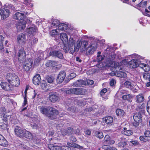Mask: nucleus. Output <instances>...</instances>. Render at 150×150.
<instances>
[{
	"label": "nucleus",
	"mask_w": 150,
	"mask_h": 150,
	"mask_svg": "<svg viewBox=\"0 0 150 150\" xmlns=\"http://www.w3.org/2000/svg\"><path fill=\"white\" fill-rule=\"evenodd\" d=\"M70 76L71 77V79H72L76 76V74L74 73H71L70 74Z\"/></svg>",
	"instance_id": "nucleus-64"
},
{
	"label": "nucleus",
	"mask_w": 150,
	"mask_h": 150,
	"mask_svg": "<svg viewBox=\"0 0 150 150\" xmlns=\"http://www.w3.org/2000/svg\"><path fill=\"white\" fill-rule=\"evenodd\" d=\"M136 58H137V59H133L129 62L128 64L129 67L134 69L139 67L143 69L144 71H147L146 68L147 67L146 65L141 63V62L142 61L141 60V59L143 60V58L138 55H136Z\"/></svg>",
	"instance_id": "nucleus-1"
},
{
	"label": "nucleus",
	"mask_w": 150,
	"mask_h": 150,
	"mask_svg": "<svg viewBox=\"0 0 150 150\" xmlns=\"http://www.w3.org/2000/svg\"><path fill=\"white\" fill-rule=\"evenodd\" d=\"M146 137L145 136H141L140 137V140L144 142H146L148 140L146 139Z\"/></svg>",
	"instance_id": "nucleus-51"
},
{
	"label": "nucleus",
	"mask_w": 150,
	"mask_h": 150,
	"mask_svg": "<svg viewBox=\"0 0 150 150\" xmlns=\"http://www.w3.org/2000/svg\"><path fill=\"white\" fill-rule=\"evenodd\" d=\"M147 3V1H144V2L142 3V2L141 1L138 4L137 6L139 7H142V4H143V5L144 6H146Z\"/></svg>",
	"instance_id": "nucleus-50"
},
{
	"label": "nucleus",
	"mask_w": 150,
	"mask_h": 150,
	"mask_svg": "<svg viewBox=\"0 0 150 150\" xmlns=\"http://www.w3.org/2000/svg\"><path fill=\"white\" fill-rule=\"evenodd\" d=\"M42 88L45 90L47 91L48 90V86L47 83L45 81H43L41 85Z\"/></svg>",
	"instance_id": "nucleus-39"
},
{
	"label": "nucleus",
	"mask_w": 150,
	"mask_h": 150,
	"mask_svg": "<svg viewBox=\"0 0 150 150\" xmlns=\"http://www.w3.org/2000/svg\"><path fill=\"white\" fill-rule=\"evenodd\" d=\"M122 69L120 67H115L114 68V74L117 76L125 78L127 77V74L125 72L120 71Z\"/></svg>",
	"instance_id": "nucleus-5"
},
{
	"label": "nucleus",
	"mask_w": 150,
	"mask_h": 150,
	"mask_svg": "<svg viewBox=\"0 0 150 150\" xmlns=\"http://www.w3.org/2000/svg\"><path fill=\"white\" fill-rule=\"evenodd\" d=\"M57 64L56 62L50 60L46 63V66L48 67H54Z\"/></svg>",
	"instance_id": "nucleus-33"
},
{
	"label": "nucleus",
	"mask_w": 150,
	"mask_h": 150,
	"mask_svg": "<svg viewBox=\"0 0 150 150\" xmlns=\"http://www.w3.org/2000/svg\"><path fill=\"white\" fill-rule=\"evenodd\" d=\"M70 139L71 141L72 142H75L76 141V139L75 137L73 136H71L70 137Z\"/></svg>",
	"instance_id": "nucleus-63"
},
{
	"label": "nucleus",
	"mask_w": 150,
	"mask_h": 150,
	"mask_svg": "<svg viewBox=\"0 0 150 150\" xmlns=\"http://www.w3.org/2000/svg\"><path fill=\"white\" fill-rule=\"evenodd\" d=\"M115 142V141L113 140L110 139L108 141V143L110 144H113Z\"/></svg>",
	"instance_id": "nucleus-60"
},
{
	"label": "nucleus",
	"mask_w": 150,
	"mask_h": 150,
	"mask_svg": "<svg viewBox=\"0 0 150 150\" xmlns=\"http://www.w3.org/2000/svg\"><path fill=\"white\" fill-rule=\"evenodd\" d=\"M59 22L58 20L56 19H53L52 22V24L53 25L57 26L59 25Z\"/></svg>",
	"instance_id": "nucleus-47"
},
{
	"label": "nucleus",
	"mask_w": 150,
	"mask_h": 150,
	"mask_svg": "<svg viewBox=\"0 0 150 150\" xmlns=\"http://www.w3.org/2000/svg\"><path fill=\"white\" fill-rule=\"evenodd\" d=\"M29 61L30 62L29 63L26 62L24 64V69L25 71H28L30 70V69L32 67L33 61L31 59H29Z\"/></svg>",
	"instance_id": "nucleus-20"
},
{
	"label": "nucleus",
	"mask_w": 150,
	"mask_h": 150,
	"mask_svg": "<svg viewBox=\"0 0 150 150\" xmlns=\"http://www.w3.org/2000/svg\"><path fill=\"white\" fill-rule=\"evenodd\" d=\"M72 129L71 127H69L67 129H63L61 130V132L62 134L64 135H69L72 132Z\"/></svg>",
	"instance_id": "nucleus-25"
},
{
	"label": "nucleus",
	"mask_w": 150,
	"mask_h": 150,
	"mask_svg": "<svg viewBox=\"0 0 150 150\" xmlns=\"http://www.w3.org/2000/svg\"><path fill=\"white\" fill-rule=\"evenodd\" d=\"M117 115L119 116H122L125 113L124 111L120 109H117L116 111Z\"/></svg>",
	"instance_id": "nucleus-42"
},
{
	"label": "nucleus",
	"mask_w": 150,
	"mask_h": 150,
	"mask_svg": "<svg viewBox=\"0 0 150 150\" xmlns=\"http://www.w3.org/2000/svg\"><path fill=\"white\" fill-rule=\"evenodd\" d=\"M86 93L85 89L80 88H71L66 91L67 93L69 94L84 95Z\"/></svg>",
	"instance_id": "nucleus-3"
},
{
	"label": "nucleus",
	"mask_w": 150,
	"mask_h": 150,
	"mask_svg": "<svg viewBox=\"0 0 150 150\" xmlns=\"http://www.w3.org/2000/svg\"><path fill=\"white\" fill-rule=\"evenodd\" d=\"M33 83L35 85H38L41 82V79L39 74L35 75L33 79Z\"/></svg>",
	"instance_id": "nucleus-18"
},
{
	"label": "nucleus",
	"mask_w": 150,
	"mask_h": 150,
	"mask_svg": "<svg viewBox=\"0 0 150 150\" xmlns=\"http://www.w3.org/2000/svg\"><path fill=\"white\" fill-rule=\"evenodd\" d=\"M143 78L146 80H148L150 79V74L149 73L145 72L143 74Z\"/></svg>",
	"instance_id": "nucleus-41"
},
{
	"label": "nucleus",
	"mask_w": 150,
	"mask_h": 150,
	"mask_svg": "<svg viewBox=\"0 0 150 150\" xmlns=\"http://www.w3.org/2000/svg\"><path fill=\"white\" fill-rule=\"evenodd\" d=\"M6 79L12 86H18L20 84V80L18 76L14 74H8Z\"/></svg>",
	"instance_id": "nucleus-2"
},
{
	"label": "nucleus",
	"mask_w": 150,
	"mask_h": 150,
	"mask_svg": "<svg viewBox=\"0 0 150 150\" xmlns=\"http://www.w3.org/2000/svg\"><path fill=\"white\" fill-rule=\"evenodd\" d=\"M97 59L98 62H100L103 59V58L102 56L98 55Z\"/></svg>",
	"instance_id": "nucleus-55"
},
{
	"label": "nucleus",
	"mask_w": 150,
	"mask_h": 150,
	"mask_svg": "<svg viewBox=\"0 0 150 150\" xmlns=\"http://www.w3.org/2000/svg\"><path fill=\"white\" fill-rule=\"evenodd\" d=\"M87 82H86V83H87L88 85H91L94 83V81L93 80H88L87 81Z\"/></svg>",
	"instance_id": "nucleus-59"
},
{
	"label": "nucleus",
	"mask_w": 150,
	"mask_h": 150,
	"mask_svg": "<svg viewBox=\"0 0 150 150\" xmlns=\"http://www.w3.org/2000/svg\"><path fill=\"white\" fill-rule=\"evenodd\" d=\"M30 0H24V3L27 5H29L30 3Z\"/></svg>",
	"instance_id": "nucleus-56"
},
{
	"label": "nucleus",
	"mask_w": 150,
	"mask_h": 150,
	"mask_svg": "<svg viewBox=\"0 0 150 150\" xmlns=\"http://www.w3.org/2000/svg\"><path fill=\"white\" fill-rule=\"evenodd\" d=\"M7 145V142L4 137L0 134V145L6 146Z\"/></svg>",
	"instance_id": "nucleus-27"
},
{
	"label": "nucleus",
	"mask_w": 150,
	"mask_h": 150,
	"mask_svg": "<svg viewBox=\"0 0 150 150\" xmlns=\"http://www.w3.org/2000/svg\"><path fill=\"white\" fill-rule=\"evenodd\" d=\"M17 40L19 43H22L25 42L26 40L25 35L23 33L20 34L18 36Z\"/></svg>",
	"instance_id": "nucleus-22"
},
{
	"label": "nucleus",
	"mask_w": 150,
	"mask_h": 150,
	"mask_svg": "<svg viewBox=\"0 0 150 150\" xmlns=\"http://www.w3.org/2000/svg\"><path fill=\"white\" fill-rule=\"evenodd\" d=\"M26 22L24 21L18 22L16 25V27L18 30L21 31L24 29L25 27Z\"/></svg>",
	"instance_id": "nucleus-17"
},
{
	"label": "nucleus",
	"mask_w": 150,
	"mask_h": 150,
	"mask_svg": "<svg viewBox=\"0 0 150 150\" xmlns=\"http://www.w3.org/2000/svg\"><path fill=\"white\" fill-rule=\"evenodd\" d=\"M133 98V96L130 94H125L122 96V98L123 100H126L128 102H131L132 101L131 99Z\"/></svg>",
	"instance_id": "nucleus-30"
},
{
	"label": "nucleus",
	"mask_w": 150,
	"mask_h": 150,
	"mask_svg": "<svg viewBox=\"0 0 150 150\" xmlns=\"http://www.w3.org/2000/svg\"><path fill=\"white\" fill-rule=\"evenodd\" d=\"M93 110V109L91 108H87L85 110V112H89L92 111Z\"/></svg>",
	"instance_id": "nucleus-61"
},
{
	"label": "nucleus",
	"mask_w": 150,
	"mask_h": 150,
	"mask_svg": "<svg viewBox=\"0 0 150 150\" xmlns=\"http://www.w3.org/2000/svg\"><path fill=\"white\" fill-rule=\"evenodd\" d=\"M49 148L50 150H61L60 147L53 144H50L49 146Z\"/></svg>",
	"instance_id": "nucleus-35"
},
{
	"label": "nucleus",
	"mask_w": 150,
	"mask_h": 150,
	"mask_svg": "<svg viewBox=\"0 0 150 150\" xmlns=\"http://www.w3.org/2000/svg\"><path fill=\"white\" fill-rule=\"evenodd\" d=\"M110 139V136L108 135H106L104 137L105 140L107 142Z\"/></svg>",
	"instance_id": "nucleus-57"
},
{
	"label": "nucleus",
	"mask_w": 150,
	"mask_h": 150,
	"mask_svg": "<svg viewBox=\"0 0 150 150\" xmlns=\"http://www.w3.org/2000/svg\"><path fill=\"white\" fill-rule=\"evenodd\" d=\"M60 38L63 43L64 44H68L69 40H68L67 35L65 33H62L60 34Z\"/></svg>",
	"instance_id": "nucleus-19"
},
{
	"label": "nucleus",
	"mask_w": 150,
	"mask_h": 150,
	"mask_svg": "<svg viewBox=\"0 0 150 150\" xmlns=\"http://www.w3.org/2000/svg\"><path fill=\"white\" fill-rule=\"evenodd\" d=\"M134 121L133 122V124L134 126H137L139 125V123L141 122L142 120V115L139 112L136 113L133 116Z\"/></svg>",
	"instance_id": "nucleus-8"
},
{
	"label": "nucleus",
	"mask_w": 150,
	"mask_h": 150,
	"mask_svg": "<svg viewBox=\"0 0 150 150\" xmlns=\"http://www.w3.org/2000/svg\"><path fill=\"white\" fill-rule=\"evenodd\" d=\"M26 57V53L23 48H21L18 53V58L20 61H24Z\"/></svg>",
	"instance_id": "nucleus-11"
},
{
	"label": "nucleus",
	"mask_w": 150,
	"mask_h": 150,
	"mask_svg": "<svg viewBox=\"0 0 150 150\" xmlns=\"http://www.w3.org/2000/svg\"><path fill=\"white\" fill-rule=\"evenodd\" d=\"M61 147V150H75L74 147H69L68 146H63Z\"/></svg>",
	"instance_id": "nucleus-40"
},
{
	"label": "nucleus",
	"mask_w": 150,
	"mask_h": 150,
	"mask_svg": "<svg viewBox=\"0 0 150 150\" xmlns=\"http://www.w3.org/2000/svg\"><path fill=\"white\" fill-rule=\"evenodd\" d=\"M145 136L146 137H150V132L149 130H146L144 132Z\"/></svg>",
	"instance_id": "nucleus-53"
},
{
	"label": "nucleus",
	"mask_w": 150,
	"mask_h": 150,
	"mask_svg": "<svg viewBox=\"0 0 150 150\" xmlns=\"http://www.w3.org/2000/svg\"><path fill=\"white\" fill-rule=\"evenodd\" d=\"M103 119V121L108 124L112 123L113 121V117L111 116L106 117Z\"/></svg>",
	"instance_id": "nucleus-32"
},
{
	"label": "nucleus",
	"mask_w": 150,
	"mask_h": 150,
	"mask_svg": "<svg viewBox=\"0 0 150 150\" xmlns=\"http://www.w3.org/2000/svg\"><path fill=\"white\" fill-rule=\"evenodd\" d=\"M77 44L79 49H80V51L81 52H83L85 51L86 49L87 48V46L88 45V42L87 40H84L81 42H77Z\"/></svg>",
	"instance_id": "nucleus-7"
},
{
	"label": "nucleus",
	"mask_w": 150,
	"mask_h": 150,
	"mask_svg": "<svg viewBox=\"0 0 150 150\" xmlns=\"http://www.w3.org/2000/svg\"><path fill=\"white\" fill-rule=\"evenodd\" d=\"M126 87L132 89L133 87V86L132 83L129 81H126L124 83Z\"/></svg>",
	"instance_id": "nucleus-43"
},
{
	"label": "nucleus",
	"mask_w": 150,
	"mask_h": 150,
	"mask_svg": "<svg viewBox=\"0 0 150 150\" xmlns=\"http://www.w3.org/2000/svg\"><path fill=\"white\" fill-rule=\"evenodd\" d=\"M49 113L50 115H57L59 113V112L57 110L51 107H50L49 109Z\"/></svg>",
	"instance_id": "nucleus-29"
},
{
	"label": "nucleus",
	"mask_w": 150,
	"mask_h": 150,
	"mask_svg": "<svg viewBox=\"0 0 150 150\" xmlns=\"http://www.w3.org/2000/svg\"><path fill=\"white\" fill-rule=\"evenodd\" d=\"M75 43V41L74 40L73 38H69L68 44L69 45V50L72 54L74 53L75 52H78L79 50L77 46V43L76 44Z\"/></svg>",
	"instance_id": "nucleus-4"
},
{
	"label": "nucleus",
	"mask_w": 150,
	"mask_h": 150,
	"mask_svg": "<svg viewBox=\"0 0 150 150\" xmlns=\"http://www.w3.org/2000/svg\"><path fill=\"white\" fill-rule=\"evenodd\" d=\"M115 83L116 82L115 80L114 79H112L110 81V85L112 86H113Z\"/></svg>",
	"instance_id": "nucleus-62"
},
{
	"label": "nucleus",
	"mask_w": 150,
	"mask_h": 150,
	"mask_svg": "<svg viewBox=\"0 0 150 150\" xmlns=\"http://www.w3.org/2000/svg\"><path fill=\"white\" fill-rule=\"evenodd\" d=\"M86 103L85 102H83L81 100H79L78 102V105L80 106H84L86 105Z\"/></svg>",
	"instance_id": "nucleus-52"
},
{
	"label": "nucleus",
	"mask_w": 150,
	"mask_h": 150,
	"mask_svg": "<svg viewBox=\"0 0 150 150\" xmlns=\"http://www.w3.org/2000/svg\"><path fill=\"white\" fill-rule=\"evenodd\" d=\"M10 12L9 10L5 8H3L0 9V15L1 18L4 20L8 18L9 16Z\"/></svg>",
	"instance_id": "nucleus-9"
},
{
	"label": "nucleus",
	"mask_w": 150,
	"mask_h": 150,
	"mask_svg": "<svg viewBox=\"0 0 150 150\" xmlns=\"http://www.w3.org/2000/svg\"><path fill=\"white\" fill-rule=\"evenodd\" d=\"M146 107V105L144 103H142L141 104L138 105L136 108L137 111H140L144 110Z\"/></svg>",
	"instance_id": "nucleus-36"
},
{
	"label": "nucleus",
	"mask_w": 150,
	"mask_h": 150,
	"mask_svg": "<svg viewBox=\"0 0 150 150\" xmlns=\"http://www.w3.org/2000/svg\"><path fill=\"white\" fill-rule=\"evenodd\" d=\"M24 16L25 15L24 14L18 12H17L13 16L14 19L19 20H22Z\"/></svg>",
	"instance_id": "nucleus-21"
},
{
	"label": "nucleus",
	"mask_w": 150,
	"mask_h": 150,
	"mask_svg": "<svg viewBox=\"0 0 150 150\" xmlns=\"http://www.w3.org/2000/svg\"><path fill=\"white\" fill-rule=\"evenodd\" d=\"M144 100V98L143 94L140 93L136 96V101L138 103L142 102Z\"/></svg>",
	"instance_id": "nucleus-24"
},
{
	"label": "nucleus",
	"mask_w": 150,
	"mask_h": 150,
	"mask_svg": "<svg viewBox=\"0 0 150 150\" xmlns=\"http://www.w3.org/2000/svg\"><path fill=\"white\" fill-rule=\"evenodd\" d=\"M120 139H121V140L116 144V146L122 148L127 145V141L124 137H121Z\"/></svg>",
	"instance_id": "nucleus-15"
},
{
	"label": "nucleus",
	"mask_w": 150,
	"mask_h": 150,
	"mask_svg": "<svg viewBox=\"0 0 150 150\" xmlns=\"http://www.w3.org/2000/svg\"><path fill=\"white\" fill-rule=\"evenodd\" d=\"M67 25L64 23H61L59 24L58 30H66L67 28Z\"/></svg>",
	"instance_id": "nucleus-34"
},
{
	"label": "nucleus",
	"mask_w": 150,
	"mask_h": 150,
	"mask_svg": "<svg viewBox=\"0 0 150 150\" xmlns=\"http://www.w3.org/2000/svg\"><path fill=\"white\" fill-rule=\"evenodd\" d=\"M146 110L149 114L150 115V99L147 102Z\"/></svg>",
	"instance_id": "nucleus-48"
},
{
	"label": "nucleus",
	"mask_w": 150,
	"mask_h": 150,
	"mask_svg": "<svg viewBox=\"0 0 150 150\" xmlns=\"http://www.w3.org/2000/svg\"><path fill=\"white\" fill-rule=\"evenodd\" d=\"M54 77L51 76H48L46 79L47 82L49 83H53L54 82Z\"/></svg>",
	"instance_id": "nucleus-37"
},
{
	"label": "nucleus",
	"mask_w": 150,
	"mask_h": 150,
	"mask_svg": "<svg viewBox=\"0 0 150 150\" xmlns=\"http://www.w3.org/2000/svg\"><path fill=\"white\" fill-rule=\"evenodd\" d=\"M38 41V39L35 37L33 38L31 41V45H33L36 43Z\"/></svg>",
	"instance_id": "nucleus-49"
},
{
	"label": "nucleus",
	"mask_w": 150,
	"mask_h": 150,
	"mask_svg": "<svg viewBox=\"0 0 150 150\" xmlns=\"http://www.w3.org/2000/svg\"><path fill=\"white\" fill-rule=\"evenodd\" d=\"M95 134L97 137L99 139L102 138L103 137V133L100 131H96Z\"/></svg>",
	"instance_id": "nucleus-38"
},
{
	"label": "nucleus",
	"mask_w": 150,
	"mask_h": 150,
	"mask_svg": "<svg viewBox=\"0 0 150 150\" xmlns=\"http://www.w3.org/2000/svg\"><path fill=\"white\" fill-rule=\"evenodd\" d=\"M107 91V89L105 88H103L102 90L100 92V95L102 96L104 95V94H105Z\"/></svg>",
	"instance_id": "nucleus-54"
},
{
	"label": "nucleus",
	"mask_w": 150,
	"mask_h": 150,
	"mask_svg": "<svg viewBox=\"0 0 150 150\" xmlns=\"http://www.w3.org/2000/svg\"><path fill=\"white\" fill-rule=\"evenodd\" d=\"M119 92L121 94L123 95H125L127 94V91L124 90H119Z\"/></svg>",
	"instance_id": "nucleus-58"
},
{
	"label": "nucleus",
	"mask_w": 150,
	"mask_h": 150,
	"mask_svg": "<svg viewBox=\"0 0 150 150\" xmlns=\"http://www.w3.org/2000/svg\"><path fill=\"white\" fill-rule=\"evenodd\" d=\"M49 98L51 102L54 103L57 101L59 99V97L56 95L51 94L49 95Z\"/></svg>",
	"instance_id": "nucleus-26"
},
{
	"label": "nucleus",
	"mask_w": 150,
	"mask_h": 150,
	"mask_svg": "<svg viewBox=\"0 0 150 150\" xmlns=\"http://www.w3.org/2000/svg\"><path fill=\"white\" fill-rule=\"evenodd\" d=\"M58 30L57 29L52 30L50 32V35L52 36H54L55 35H57L58 33Z\"/></svg>",
	"instance_id": "nucleus-45"
},
{
	"label": "nucleus",
	"mask_w": 150,
	"mask_h": 150,
	"mask_svg": "<svg viewBox=\"0 0 150 150\" xmlns=\"http://www.w3.org/2000/svg\"><path fill=\"white\" fill-rule=\"evenodd\" d=\"M1 88L4 90L9 91L13 88L12 85L6 82H1L0 84Z\"/></svg>",
	"instance_id": "nucleus-14"
},
{
	"label": "nucleus",
	"mask_w": 150,
	"mask_h": 150,
	"mask_svg": "<svg viewBox=\"0 0 150 150\" xmlns=\"http://www.w3.org/2000/svg\"><path fill=\"white\" fill-rule=\"evenodd\" d=\"M86 84V81H84L83 80H79L76 81L74 82L73 85L76 87H83Z\"/></svg>",
	"instance_id": "nucleus-16"
},
{
	"label": "nucleus",
	"mask_w": 150,
	"mask_h": 150,
	"mask_svg": "<svg viewBox=\"0 0 150 150\" xmlns=\"http://www.w3.org/2000/svg\"><path fill=\"white\" fill-rule=\"evenodd\" d=\"M25 129H21L20 127L17 126L14 129L15 134L20 138H23V136Z\"/></svg>",
	"instance_id": "nucleus-12"
},
{
	"label": "nucleus",
	"mask_w": 150,
	"mask_h": 150,
	"mask_svg": "<svg viewBox=\"0 0 150 150\" xmlns=\"http://www.w3.org/2000/svg\"><path fill=\"white\" fill-rule=\"evenodd\" d=\"M67 44H64L63 46L62 47V48L66 53L68 52L69 50V47H67Z\"/></svg>",
	"instance_id": "nucleus-46"
},
{
	"label": "nucleus",
	"mask_w": 150,
	"mask_h": 150,
	"mask_svg": "<svg viewBox=\"0 0 150 150\" xmlns=\"http://www.w3.org/2000/svg\"><path fill=\"white\" fill-rule=\"evenodd\" d=\"M50 55L53 57H57L63 59L64 57L62 53L60 51L56 50L51 51L49 53Z\"/></svg>",
	"instance_id": "nucleus-10"
},
{
	"label": "nucleus",
	"mask_w": 150,
	"mask_h": 150,
	"mask_svg": "<svg viewBox=\"0 0 150 150\" xmlns=\"http://www.w3.org/2000/svg\"><path fill=\"white\" fill-rule=\"evenodd\" d=\"M97 48V45L96 43L94 44L91 43L89 46L87 47L86 49V54L87 55H89L92 54Z\"/></svg>",
	"instance_id": "nucleus-6"
},
{
	"label": "nucleus",
	"mask_w": 150,
	"mask_h": 150,
	"mask_svg": "<svg viewBox=\"0 0 150 150\" xmlns=\"http://www.w3.org/2000/svg\"><path fill=\"white\" fill-rule=\"evenodd\" d=\"M66 76V73L64 71H61L58 74L57 79L58 83H60L63 81Z\"/></svg>",
	"instance_id": "nucleus-13"
},
{
	"label": "nucleus",
	"mask_w": 150,
	"mask_h": 150,
	"mask_svg": "<svg viewBox=\"0 0 150 150\" xmlns=\"http://www.w3.org/2000/svg\"><path fill=\"white\" fill-rule=\"evenodd\" d=\"M24 137L29 139H32L33 138L31 133L26 130H25V132L23 134V138Z\"/></svg>",
	"instance_id": "nucleus-31"
},
{
	"label": "nucleus",
	"mask_w": 150,
	"mask_h": 150,
	"mask_svg": "<svg viewBox=\"0 0 150 150\" xmlns=\"http://www.w3.org/2000/svg\"><path fill=\"white\" fill-rule=\"evenodd\" d=\"M50 107L47 108L43 106H40V112L44 114H49V109Z\"/></svg>",
	"instance_id": "nucleus-28"
},
{
	"label": "nucleus",
	"mask_w": 150,
	"mask_h": 150,
	"mask_svg": "<svg viewBox=\"0 0 150 150\" xmlns=\"http://www.w3.org/2000/svg\"><path fill=\"white\" fill-rule=\"evenodd\" d=\"M37 29L35 26L30 27L27 29L26 31L27 33L30 35L35 34L37 31Z\"/></svg>",
	"instance_id": "nucleus-23"
},
{
	"label": "nucleus",
	"mask_w": 150,
	"mask_h": 150,
	"mask_svg": "<svg viewBox=\"0 0 150 150\" xmlns=\"http://www.w3.org/2000/svg\"><path fill=\"white\" fill-rule=\"evenodd\" d=\"M123 134L125 135L129 136L133 134V132L131 130H125L123 132Z\"/></svg>",
	"instance_id": "nucleus-44"
}]
</instances>
